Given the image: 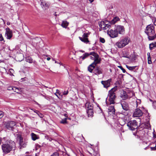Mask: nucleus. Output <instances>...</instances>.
Listing matches in <instances>:
<instances>
[{
    "mask_svg": "<svg viewBox=\"0 0 156 156\" xmlns=\"http://www.w3.org/2000/svg\"><path fill=\"white\" fill-rule=\"evenodd\" d=\"M16 147L15 142L11 140L7 141L5 143L2 145V148L3 152L7 154L9 153L12 150H14Z\"/></svg>",
    "mask_w": 156,
    "mask_h": 156,
    "instance_id": "nucleus-1",
    "label": "nucleus"
},
{
    "mask_svg": "<svg viewBox=\"0 0 156 156\" xmlns=\"http://www.w3.org/2000/svg\"><path fill=\"white\" fill-rule=\"evenodd\" d=\"M145 32L148 36V38L149 40H153L156 37V34L155 33L154 27L153 25L150 24L147 25L146 27Z\"/></svg>",
    "mask_w": 156,
    "mask_h": 156,
    "instance_id": "nucleus-2",
    "label": "nucleus"
},
{
    "mask_svg": "<svg viewBox=\"0 0 156 156\" xmlns=\"http://www.w3.org/2000/svg\"><path fill=\"white\" fill-rule=\"evenodd\" d=\"M119 20V19L118 17H115L111 21L110 23L106 24L104 21H101L99 23V26L102 29L106 30L111 27V24H114Z\"/></svg>",
    "mask_w": 156,
    "mask_h": 156,
    "instance_id": "nucleus-3",
    "label": "nucleus"
},
{
    "mask_svg": "<svg viewBox=\"0 0 156 156\" xmlns=\"http://www.w3.org/2000/svg\"><path fill=\"white\" fill-rule=\"evenodd\" d=\"M129 42V40L127 38L125 37L122 38L116 43L115 45L119 48H122L127 44Z\"/></svg>",
    "mask_w": 156,
    "mask_h": 156,
    "instance_id": "nucleus-4",
    "label": "nucleus"
},
{
    "mask_svg": "<svg viewBox=\"0 0 156 156\" xmlns=\"http://www.w3.org/2000/svg\"><path fill=\"white\" fill-rule=\"evenodd\" d=\"M116 98V94L108 93V99H106V103L107 105L115 103V100Z\"/></svg>",
    "mask_w": 156,
    "mask_h": 156,
    "instance_id": "nucleus-5",
    "label": "nucleus"
},
{
    "mask_svg": "<svg viewBox=\"0 0 156 156\" xmlns=\"http://www.w3.org/2000/svg\"><path fill=\"white\" fill-rule=\"evenodd\" d=\"M127 125L129 129L132 130H134L138 127L137 123L135 120L129 121L127 123Z\"/></svg>",
    "mask_w": 156,
    "mask_h": 156,
    "instance_id": "nucleus-6",
    "label": "nucleus"
},
{
    "mask_svg": "<svg viewBox=\"0 0 156 156\" xmlns=\"http://www.w3.org/2000/svg\"><path fill=\"white\" fill-rule=\"evenodd\" d=\"M17 140L19 141V145L20 149L25 147L27 145V143L24 142L23 141V138L22 137L21 135L20 134H17L16 135Z\"/></svg>",
    "mask_w": 156,
    "mask_h": 156,
    "instance_id": "nucleus-7",
    "label": "nucleus"
},
{
    "mask_svg": "<svg viewBox=\"0 0 156 156\" xmlns=\"http://www.w3.org/2000/svg\"><path fill=\"white\" fill-rule=\"evenodd\" d=\"M90 53H94V55H91L92 56H90V57L91 59L94 60V61L92 63L99 64L100 62L101 58H99V55L98 54L94 52H91Z\"/></svg>",
    "mask_w": 156,
    "mask_h": 156,
    "instance_id": "nucleus-8",
    "label": "nucleus"
},
{
    "mask_svg": "<svg viewBox=\"0 0 156 156\" xmlns=\"http://www.w3.org/2000/svg\"><path fill=\"white\" fill-rule=\"evenodd\" d=\"M4 125L5 127L8 129L13 130V126L16 125L15 122L12 121L4 122Z\"/></svg>",
    "mask_w": 156,
    "mask_h": 156,
    "instance_id": "nucleus-9",
    "label": "nucleus"
},
{
    "mask_svg": "<svg viewBox=\"0 0 156 156\" xmlns=\"http://www.w3.org/2000/svg\"><path fill=\"white\" fill-rule=\"evenodd\" d=\"M107 34L110 37L112 38L117 37L118 35L117 31H116L115 28L114 30L111 29L108 30Z\"/></svg>",
    "mask_w": 156,
    "mask_h": 156,
    "instance_id": "nucleus-10",
    "label": "nucleus"
},
{
    "mask_svg": "<svg viewBox=\"0 0 156 156\" xmlns=\"http://www.w3.org/2000/svg\"><path fill=\"white\" fill-rule=\"evenodd\" d=\"M116 30L117 31L118 34H124L125 33V28L123 26L120 25H117L115 26V28Z\"/></svg>",
    "mask_w": 156,
    "mask_h": 156,
    "instance_id": "nucleus-11",
    "label": "nucleus"
},
{
    "mask_svg": "<svg viewBox=\"0 0 156 156\" xmlns=\"http://www.w3.org/2000/svg\"><path fill=\"white\" fill-rule=\"evenodd\" d=\"M90 34V33L89 32L84 33L82 36L83 37H79V38L81 41L87 44L89 42L87 37H88Z\"/></svg>",
    "mask_w": 156,
    "mask_h": 156,
    "instance_id": "nucleus-12",
    "label": "nucleus"
},
{
    "mask_svg": "<svg viewBox=\"0 0 156 156\" xmlns=\"http://www.w3.org/2000/svg\"><path fill=\"white\" fill-rule=\"evenodd\" d=\"M141 108L139 106L138 108H137L135 109L133 114V116L136 117H140L142 116L143 114V113L141 109Z\"/></svg>",
    "mask_w": 156,
    "mask_h": 156,
    "instance_id": "nucleus-13",
    "label": "nucleus"
},
{
    "mask_svg": "<svg viewBox=\"0 0 156 156\" xmlns=\"http://www.w3.org/2000/svg\"><path fill=\"white\" fill-rule=\"evenodd\" d=\"M5 37L7 39L10 40L12 36V31L9 28H6Z\"/></svg>",
    "mask_w": 156,
    "mask_h": 156,
    "instance_id": "nucleus-14",
    "label": "nucleus"
},
{
    "mask_svg": "<svg viewBox=\"0 0 156 156\" xmlns=\"http://www.w3.org/2000/svg\"><path fill=\"white\" fill-rule=\"evenodd\" d=\"M134 95V94L133 92H131L130 94L131 96L129 97L126 91H123L121 93L120 97L123 100H125L128 98L129 97L130 98L133 96Z\"/></svg>",
    "mask_w": 156,
    "mask_h": 156,
    "instance_id": "nucleus-15",
    "label": "nucleus"
},
{
    "mask_svg": "<svg viewBox=\"0 0 156 156\" xmlns=\"http://www.w3.org/2000/svg\"><path fill=\"white\" fill-rule=\"evenodd\" d=\"M112 81V79H110L104 81L102 80L101 83L103 85L104 87L107 88L110 86V83Z\"/></svg>",
    "mask_w": 156,
    "mask_h": 156,
    "instance_id": "nucleus-16",
    "label": "nucleus"
},
{
    "mask_svg": "<svg viewBox=\"0 0 156 156\" xmlns=\"http://www.w3.org/2000/svg\"><path fill=\"white\" fill-rule=\"evenodd\" d=\"M121 104L122 108L126 111L128 110L129 108V105L128 103L124 101H121Z\"/></svg>",
    "mask_w": 156,
    "mask_h": 156,
    "instance_id": "nucleus-17",
    "label": "nucleus"
},
{
    "mask_svg": "<svg viewBox=\"0 0 156 156\" xmlns=\"http://www.w3.org/2000/svg\"><path fill=\"white\" fill-rule=\"evenodd\" d=\"M93 73L95 75H99L102 73V69L99 67H97L94 69Z\"/></svg>",
    "mask_w": 156,
    "mask_h": 156,
    "instance_id": "nucleus-18",
    "label": "nucleus"
},
{
    "mask_svg": "<svg viewBox=\"0 0 156 156\" xmlns=\"http://www.w3.org/2000/svg\"><path fill=\"white\" fill-rule=\"evenodd\" d=\"M98 64L92 63L88 67V70L90 73H92L95 68V66Z\"/></svg>",
    "mask_w": 156,
    "mask_h": 156,
    "instance_id": "nucleus-19",
    "label": "nucleus"
},
{
    "mask_svg": "<svg viewBox=\"0 0 156 156\" xmlns=\"http://www.w3.org/2000/svg\"><path fill=\"white\" fill-rule=\"evenodd\" d=\"M115 110L113 106L112 105L109 107L108 109V114L111 115L115 114Z\"/></svg>",
    "mask_w": 156,
    "mask_h": 156,
    "instance_id": "nucleus-20",
    "label": "nucleus"
},
{
    "mask_svg": "<svg viewBox=\"0 0 156 156\" xmlns=\"http://www.w3.org/2000/svg\"><path fill=\"white\" fill-rule=\"evenodd\" d=\"M41 5L42 8H43L44 9H46L48 8L49 6V5L48 3H47L46 2L44 1V0H41Z\"/></svg>",
    "mask_w": 156,
    "mask_h": 156,
    "instance_id": "nucleus-21",
    "label": "nucleus"
},
{
    "mask_svg": "<svg viewBox=\"0 0 156 156\" xmlns=\"http://www.w3.org/2000/svg\"><path fill=\"white\" fill-rule=\"evenodd\" d=\"M90 55H94V54L93 53H86L84 54H83L82 56H80V58H81L83 60H84Z\"/></svg>",
    "mask_w": 156,
    "mask_h": 156,
    "instance_id": "nucleus-22",
    "label": "nucleus"
},
{
    "mask_svg": "<svg viewBox=\"0 0 156 156\" xmlns=\"http://www.w3.org/2000/svg\"><path fill=\"white\" fill-rule=\"evenodd\" d=\"M85 107L87 108V110L93 109V105L89 102H87L85 104Z\"/></svg>",
    "mask_w": 156,
    "mask_h": 156,
    "instance_id": "nucleus-23",
    "label": "nucleus"
},
{
    "mask_svg": "<svg viewBox=\"0 0 156 156\" xmlns=\"http://www.w3.org/2000/svg\"><path fill=\"white\" fill-rule=\"evenodd\" d=\"M117 89L118 87L117 86H115L109 91L108 93L115 94V92L117 91Z\"/></svg>",
    "mask_w": 156,
    "mask_h": 156,
    "instance_id": "nucleus-24",
    "label": "nucleus"
},
{
    "mask_svg": "<svg viewBox=\"0 0 156 156\" xmlns=\"http://www.w3.org/2000/svg\"><path fill=\"white\" fill-rule=\"evenodd\" d=\"M156 48V41L153 42L149 44V48L151 50Z\"/></svg>",
    "mask_w": 156,
    "mask_h": 156,
    "instance_id": "nucleus-25",
    "label": "nucleus"
},
{
    "mask_svg": "<svg viewBox=\"0 0 156 156\" xmlns=\"http://www.w3.org/2000/svg\"><path fill=\"white\" fill-rule=\"evenodd\" d=\"M30 135L32 139L33 140H35L39 138V137L36 134L33 133H31Z\"/></svg>",
    "mask_w": 156,
    "mask_h": 156,
    "instance_id": "nucleus-26",
    "label": "nucleus"
},
{
    "mask_svg": "<svg viewBox=\"0 0 156 156\" xmlns=\"http://www.w3.org/2000/svg\"><path fill=\"white\" fill-rule=\"evenodd\" d=\"M87 112L88 117L92 116L94 113L93 109L87 110Z\"/></svg>",
    "mask_w": 156,
    "mask_h": 156,
    "instance_id": "nucleus-27",
    "label": "nucleus"
},
{
    "mask_svg": "<svg viewBox=\"0 0 156 156\" xmlns=\"http://www.w3.org/2000/svg\"><path fill=\"white\" fill-rule=\"evenodd\" d=\"M25 60L27 62L30 63H31L33 62V61L32 58L29 56L26 57L25 58Z\"/></svg>",
    "mask_w": 156,
    "mask_h": 156,
    "instance_id": "nucleus-28",
    "label": "nucleus"
},
{
    "mask_svg": "<svg viewBox=\"0 0 156 156\" xmlns=\"http://www.w3.org/2000/svg\"><path fill=\"white\" fill-rule=\"evenodd\" d=\"M68 25V23L66 21H63L62 23V26L64 28H66Z\"/></svg>",
    "mask_w": 156,
    "mask_h": 156,
    "instance_id": "nucleus-29",
    "label": "nucleus"
},
{
    "mask_svg": "<svg viewBox=\"0 0 156 156\" xmlns=\"http://www.w3.org/2000/svg\"><path fill=\"white\" fill-rule=\"evenodd\" d=\"M34 112L37 114V115L41 118H43L44 116L43 115L41 114V113H40L38 111L36 110H34Z\"/></svg>",
    "mask_w": 156,
    "mask_h": 156,
    "instance_id": "nucleus-30",
    "label": "nucleus"
},
{
    "mask_svg": "<svg viewBox=\"0 0 156 156\" xmlns=\"http://www.w3.org/2000/svg\"><path fill=\"white\" fill-rule=\"evenodd\" d=\"M126 66L127 68L130 70H133L136 67V66H130L126 65Z\"/></svg>",
    "mask_w": 156,
    "mask_h": 156,
    "instance_id": "nucleus-31",
    "label": "nucleus"
},
{
    "mask_svg": "<svg viewBox=\"0 0 156 156\" xmlns=\"http://www.w3.org/2000/svg\"><path fill=\"white\" fill-rule=\"evenodd\" d=\"M58 90H56V92L55 93V94L60 99H61L62 98V96H60V94L58 92Z\"/></svg>",
    "mask_w": 156,
    "mask_h": 156,
    "instance_id": "nucleus-32",
    "label": "nucleus"
},
{
    "mask_svg": "<svg viewBox=\"0 0 156 156\" xmlns=\"http://www.w3.org/2000/svg\"><path fill=\"white\" fill-rule=\"evenodd\" d=\"M136 108H138V105L141 103V100L140 99H137L136 101Z\"/></svg>",
    "mask_w": 156,
    "mask_h": 156,
    "instance_id": "nucleus-33",
    "label": "nucleus"
},
{
    "mask_svg": "<svg viewBox=\"0 0 156 156\" xmlns=\"http://www.w3.org/2000/svg\"><path fill=\"white\" fill-rule=\"evenodd\" d=\"M66 120L67 119L65 118V119H62V121H61L60 123L63 124H66L67 122Z\"/></svg>",
    "mask_w": 156,
    "mask_h": 156,
    "instance_id": "nucleus-34",
    "label": "nucleus"
},
{
    "mask_svg": "<svg viewBox=\"0 0 156 156\" xmlns=\"http://www.w3.org/2000/svg\"><path fill=\"white\" fill-rule=\"evenodd\" d=\"M147 60H148V63L149 64H151L152 63V61L151 60V58L150 57H147Z\"/></svg>",
    "mask_w": 156,
    "mask_h": 156,
    "instance_id": "nucleus-35",
    "label": "nucleus"
},
{
    "mask_svg": "<svg viewBox=\"0 0 156 156\" xmlns=\"http://www.w3.org/2000/svg\"><path fill=\"white\" fill-rule=\"evenodd\" d=\"M4 115V112L2 111H0V119L2 118Z\"/></svg>",
    "mask_w": 156,
    "mask_h": 156,
    "instance_id": "nucleus-36",
    "label": "nucleus"
},
{
    "mask_svg": "<svg viewBox=\"0 0 156 156\" xmlns=\"http://www.w3.org/2000/svg\"><path fill=\"white\" fill-rule=\"evenodd\" d=\"M3 41L4 42L5 41L4 40V38L2 37V36L1 34H0V41Z\"/></svg>",
    "mask_w": 156,
    "mask_h": 156,
    "instance_id": "nucleus-37",
    "label": "nucleus"
},
{
    "mask_svg": "<svg viewBox=\"0 0 156 156\" xmlns=\"http://www.w3.org/2000/svg\"><path fill=\"white\" fill-rule=\"evenodd\" d=\"M51 156H59V154L57 152L54 153Z\"/></svg>",
    "mask_w": 156,
    "mask_h": 156,
    "instance_id": "nucleus-38",
    "label": "nucleus"
},
{
    "mask_svg": "<svg viewBox=\"0 0 156 156\" xmlns=\"http://www.w3.org/2000/svg\"><path fill=\"white\" fill-rule=\"evenodd\" d=\"M119 67L122 70V72L123 73H125L126 72V70L121 66H119Z\"/></svg>",
    "mask_w": 156,
    "mask_h": 156,
    "instance_id": "nucleus-39",
    "label": "nucleus"
},
{
    "mask_svg": "<svg viewBox=\"0 0 156 156\" xmlns=\"http://www.w3.org/2000/svg\"><path fill=\"white\" fill-rule=\"evenodd\" d=\"M100 41L102 43H104L105 42V41L104 38L100 37Z\"/></svg>",
    "mask_w": 156,
    "mask_h": 156,
    "instance_id": "nucleus-40",
    "label": "nucleus"
},
{
    "mask_svg": "<svg viewBox=\"0 0 156 156\" xmlns=\"http://www.w3.org/2000/svg\"><path fill=\"white\" fill-rule=\"evenodd\" d=\"M68 90L65 91L63 93V94L64 95H66L68 94Z\"/></svg>",
    "mask_w": 156,
    "mask_h": 156,
    "instance_id": "nucleus-41",
    "label": "nucleus"
},
{
    "mask_svg": "<svg viewBox=\"0 0 156 156\" xmlns=\"http://www.w3.org/2000/svg\"><path fill=\"white\" fill-rule=\"evenodd\" d=\"M153 105L154 106H155L156 107V101H154L153 102Z\"/></svg>",
    "mask_w": 156,
    "mask_h": 156,
    "instance_id": "nucleus-42",
    "label": "nucleus"
},
{
    "mask_svg": "<svg viewBox=\"0 0 156 156\" xmlns=\"http://www.w3.org/2000/svg\"><path fill=\"white\" fill-rule=\"evenodd\" d=\"M156 147V144L155 147H151V150H155L156 149V147Z\"/></svg>",
    "mask_w": 156,
    "mask_h": 156,
    "instance_id": "nucleus-43",
    "label": "nucleus"
},
{
    "mask_svg": "<svg viewBox=\"0 0 156 156\" xmlns=\"http://www.w3.org/2000/svg\"><path fill=\"white\" fill-rule=\"evenodd\" d=\"M36 148H40L41 147V146L38 144H37L36 145Z\"/></svg>",
    "mask_w": 156,
    "mask_h": 156,
    "instance_id": "nucleus-44",
    "label": "nucleus"
},
{
    "mask_svg": "<svg viewBox=\"0 0 156 156\" xmlns=\"http://www.w3.org/2000/svg\"><path fill=\"white\" fill-rule=\"evenodd\" d=\"M10 72L11 73L14 71L12 69H10L9 70Z\"/></svg>",
    "mask_w": 156,
    "mask_h": 156,
    "instance_id": "nucleus-45",
    "label": "nucleus"
},
{
    "mask_svg": "<svg viewBox=\"0 0 156 156\" xmlns=\"http://www.w3.org/2000/svg\"><path fill=\"white\" fill-rule=\"evenodd\" d=\"M147 55L148 56V57H151L150 56V54L149 52H148L147 53Z\"/></svg>",
    "mask_w": 156,
    "mask_h": 156,
    "instance_id": "nucleus-46",
    "label": "nucleus"
},
{
    "mask_svg": "<svg viewBox=\"0 0 156 156\" xmlns=\"http://www.w3.org/2000/svg\"><path fill=\"white\" fill-rule=\"evenodd\" d=\"M154 24L156 26V18L155 19L154 22Z\"/></svg>",
    "mask_w": 156,
    "mask_h": 156,
    "instance_id": "nucleus-47",
    "label": "nucleus"
},
{
    "mask_svg": "<svg viewBox=\"0 0 156 156\" xmlns=\"http://www.w3.org/2000/svg\"><path fill=\"white\" fill-rule=\"evenodd\" d=\"M7 25H10V23L9 22H8L7 23Z\"/></svg>",
    "mask_w": 156,
    "mask_h": 156,
    "instance_id": "nucleus-48",
    "label": "nucleus"
},
{
    "mask_svg": "<svg viewBox=\"0 0 156 156\" xmlns=\"http://www.w3.org/2000/svg\"><path fill=\"white\" fill-rule=\"evenodd\" d=\"M90 3H91L94 1V0H89Z\"/></svg>",
    "mask_w": 156,
    "mask_h": 156,
    "instance_id": "nucleus-49",
    "label": "nucleus"
},
{
    "mask_svg": "<svg viewBox=\"0 0 156 156\" xmlns=\"http://www.w3.org/2000/svg\"><path fill=\"white\" fill-rule=\"evenodd\" d=\"M2 139L1 138H0V144L2 143Z\"/></svg>",
    "mask_w": 156,
    "mask_h": 156,
    "instance_id": "nucleus-50",
    "label": "nucleus"
},
{
    "mask_svg": "<svg viewBox=\"0 0 156 156\" xmlns=\"http://www.w3.org/2000/svg\"><path fill=\"white\" fill-rule=\"evenodd\" d=\"M51 59V58H49V57H48L47 58V60H48V61H49V60L50 59Z\"/></svg>",
    "mask_w": 156,
    "mask_h": 156,
    "instance_id": "nucleus-51",
    "label": "nucleus"
},
{
    "mask_svg": "<svg viewBox=\"0 0 156 156\" xmlns=\"http://www.w3.org/2000/svg\"><path fill=\"white\" fill-rule=\"evenodd\" d=\"M54 15L55 16H57V14H56V12H55L54 14Z\"/></svg>",
    "mask_w": 156,
    "mask_h": 156,
    "instance_id": "nucleus-52",
    "label": "nucleus"
},
{
    "mask_svg": "<svg viewBox=\"0 0 156 156\" xmlns=\"http://www.w3.org/2000/svg\"><path fill=\"white\" fill-rule=\"evenodd\" d=\"M80 51L82 52H83V53L84 52V51H83V50H80Z\"/></svg>",
    "mask_w": 156,
    "mask_h": 156,
    "instance_id": "nucleus-53",
    "label": "nucleus"
},
{
    "mask_svg": "<svg viewBox=\"0 0 156 156\" xmlns=\"http://www.w3.org/2000/svg\"><path fill=\"white\" fill-rule=\"evenodd\" d=\"M35 102L36 104L37 105H39V104L37 102H36V101H35Z\"/></svg>",
    "mask_w": 156,
    "mask_h": 156,
    "instance_id": "nucleus-54",
    "label": "nucleus"
},
{
    "mask_svg": "<svg viewBox=\"0 0 156 156\" xmlns=\"http://www.w3.org/2000/svg\"><path fill=\"white\" fill-rule=\"evenodd\" d=\"M150 101L151 102H153V101L151 99H150Z\"/></svg>",
    "mask_w": 156,
    "mask_h": 156,
    "instance_id": "nucleus-55",
    "label": "nucleus"
},
{
    "mask_svg": "<svg viewBox=\"0 0 156 156\" xmlns=\"http://www.w3.org/2000/svg\"><path fill=\"white\" fill-rule=\"evenodd\" d=\"M67 114H64V116H66H66H67Z\"/></svg>",
    "mask_w": 156,
    "mask_h": 156,
    "instance_id": "nucleus-56",
    "label": "nucleus"
},
{
    "mask_svg": "<svg viewBox=\"0 0 156 156\" xmlns=\"http://www.w3.org/2000/svg\"><path fill=\"white\" fill-rule=\"evenodd\" d=\"M35 156H37V154L36 153L35 154Z\"/></svg>",
    "mask_w": 156,
    "mask_h": 156,
    "instance_id": "nucleus-57",
    "label": "nucleus"
},
{
    "mask_svg": "<svg viewBox=\"0 0 156 156\" xmlns=\"http://www.w3.org/2000/svg\"><path fill=\"white\" fill-rule=\"evenodd\" d=\"M79 63H80V64H81V62H79Z\"/></svg>",
    "mask_w": 156,
    "mask_h": 156,
    "instance_id": "nucleus-58",
    "label": "nucleus"
},
{
    "mask_svg": "<svg viewBox=\"0 0 156 156\" xmlns=\"http://www.w3.org/2000/svg\"><path fill=\"white\" fill-rule=\"evenodd\" d=\"M2 20H3V21H4V20L3 19H2Z\"/></svg>",
    "mask_w": 156,
    "mask_h": 156,
    "instance_id": "nucleus-59",
    "label": "nucleus"
},
{
    "mask_svg": "<svg viewBox=\"0 0 156 156\" xmlns=\"http://www.w3.org/2000/svg\"><path fill=\"white\" fill-rule=\"evenodd\" d=\"M29 156V155H28V156Z\"/></svg>",
    "mask_w": 156,
    "mask_h": 156,
    "instance_id": "nucleus-60",
    "label": "nucleus"
},
{
    "mask_svg": "<svg viewBox=\"0 0 156 156\" xmlns=\"http://www.w3.org/2000/svg\"><path fill=\"white\" fill-rule=\"evenodd\" d=\"M68 156H70L69 155Z\"/></svg>",
    "mask_w": 156,
    "mask_h": 156,
    "instance_id": "nucleus-61",
    "label": "nucleus"
}]
</instances>
